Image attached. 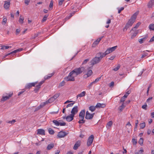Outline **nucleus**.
Here are the masks:
<instances>
[{
    "label": "nucleus",
    "mask_w": 154,
    "mask_h": 154,
    "mask_svg": "<svg viewBox=\"0 0 154 154\" xmlns=\"http://www.w3.org/2000/svg\"><path fill=\"white\" fill-rule=\"evenodd\" d=\"M30 0H25L24 3L27 5H28L30 2Z\"/></svg>",
    "instance_id": "62"
},
{
    "label": "nucleus",
    "mask_w": 154,
    "mask_h": 154,
    "mask_svg": "<svg viewBox=\"0 0 154 154\" xmlns=\"http://www.w3.org/2000/svg\"><path fill=\"white\" fill-rule=\"evenodd\" d=\"M37 83V82H34L29 83L26 85L25 87V88L26 89H30L31 87L32 86H35V85Z\"/></svg>",
    "instance_id": "8"
},
{
    "label": "nucleus",
    "mask_w": 154,
    "mask_h": 154,
    "mask_svg": "<svg viewBox=\"0 0 154 154\" xmlns=\"http://www.w3.org/2000/svg\"><path fill=\"white\" fill-rule=\"evenodd\" d=\"M94 139V137L93 135H91L88 138L87 142V145L89 146L92 143Z\"/></svg>",
    "instance_id": "3"
},
{
    "label": "nucleus",
    "mask_w": 154,
    "mask_h": 154,
    "mask_svg": "<svg viewBox=\"0 0 154 154\" xmlns=\"http://www.w3.org/2000/svg\"><path fill=\"white\" fill-rule=\"evenodd\" d=\"M85 109L82 110L80 112L79 116V119H84V118L85 115Z\"/></svg>",
    "instance_id": "11"
},
{
    "label": "nucleus",
    "mask_w": 154,
    "mask_h": 154,
    "mask_svg": "<svg viewBox=\"0 0 154 154\" xmlns=\"http://www.w3.org/2000/svg\"><path fill=\"white\" fill-rule=\"evenodd\" d=\"M138 120H137L136 121V122H135V127H134V129H136L137 128V125H138Z\"/></svg>",
    "instance_id": "59"
},
{
    "label": "nucleus",
    "mask_w": 154,
    "mask_h": 154,
    "mask_svg": "<svg viewBox=\"0 0 154 154\" xmlns=\"http://www.w3.org/2000/svg\"><path fill=\"white\" fill-rule=\"evenodd\" d=\"M86 92L85 91H83L81 93L78 94L76 96V98L77 99L79 97H84L85 95Z\"/></svg>",
    "instance_id": "19"
},
{
    "label": "nucleus",
    "mask_w": 154,
    "mask_h": 154,
    "mask_svg": "<svg viewBox=\"0 0 154 154\" xmlns=\"http://www.w3.org/2000/svg\"><path fill=\"white\" fill-rule=\"evenodd\" d=\"M37 134L41 135H45V130L42 129H38Z\"/></svg>",
    "instance_id": "13"
},
{
    "label": "nucleus",
    "mask_w": 154,
    "mask_h": 154,
    "mask_svg": "<svg viewBox=\"0 0 154 154\" xmlns=\"http://www.w3.org/2000/svg\"><path fill=\"white\" fill-rule=\"evenodd\" d=\"M138 11H137L133 15L131 16V19L134 20L135 21V19L137 17L138 14Z\"/></svg>",
    "instance_id": "20"
},
{
    "label": "nucleus",
    "mask_w": 154,
    "mask_h": 154,
    "mask_svg": "<svg viewBox=\"0 0 154 154\" xmlns=\"http://www.w3.org/2000/svg\"><path fill=\"white\" fill-rule=\"evenodd\" d=\"M54 74V73L53 72L51 74H50L48 75H46L44 77L45 80L48 79H50Z\"/></svg>",
    "instance_id": "21"
},
{
    "label": "nucleus",
    "mask_w": 154,
    "mask_h": 154,
    "mask_svg": "<svg viewBox=\"0 0 154 154\" xmlns=\"http://www.w3.org/2000/svg\"><path fill=\"white\" fill-rule=\"evenodd\" d=\"M81 145V141H78L75 144L73 149L74 150H76L78 147L80 146Z\"/></svg>",
    "instance_id": "10"
},
{
    "label": "nucleus",
    "mask_w": 154,
    "mask_h": 154,
    "mask_svg": "<svg viewBox=\"0 0 154 154\" xmlns=\"http://www.w3.org/2000/svg\"><path fill=\"white\" fill-rule=\"evenodd\" d=\"M100 61L98 58L95 57L91 60V65L93 66L94 65L99 63Z\"/></svg>",
    "instance_id": "2"
},
{
    "label": "nucleus",
    "mask_w": 154,
    "mask_h": 154,
    "mask_svg": "<svg viewBox=\"0 0 154 154\" xmlns=\"http://www.w3.org/2000/svg\"><path fill=\"white\" fill-rule=\"evenodd\" d=\"M48 15H45L42 20V22H45L47 20V18L48 17Z\"/></svg>",
    "instance_id": "47"
},
{
    "label": "nucleus",
    "mask_w": 154,
    "mask_h": 154,
    "mask_svg": "<svg viewBox=\"0 0 154 154\" xmlns=\"http://www.w3.org/2000/svg\"><path fill=\"white\" fill-rule=\"evenodd\" d=\"M154 5V0H151L149 1L147 4L148 8H150L152 7V6Z\"/></svg>",
    "instance_id": "18"
},
{
    "label": "nucleus",
    "mask_w": 154,
    "mask_h": 154,
    "mask_svg": "<svg viewBox=\"0 0 154 154\" xmlns=\"http://www.w3.org/2000/svg\"><path fill=\"white\" fill-rule=\"evenodd\" d=\"M130 27L129 26H127V25L126 24L125 26V27L123 29V30L124 31H125L127 30L128 28H129Z\"/></svg>",
    "instance_id": "54"
},
{
    "label": "nucleus",
    "mask_w": 154,
    "mask_h": 154,
    "mask_svg": "<svg viewBox=\"0 0 154 154\" xmlns=\"http://www.w3.org/2000/svg\"><path fill=\"white\" fill-rule=\"evenodd\" d=\"M125 107V106L124 105V103H122V105L119 107V111L120 112H121L122 111L123 109H124Z\"/></svg>",
    "instance_id": "30"
},
{
    "label": "nucleus",
    "mask_w": 154,
    "mask_h": 154,
    "mask_svg": "<svg viewBox=\"0 0 154 154\" xmlns=\"http://www.w3.org/2000/svg\"><path fill=\"white\" fill-rule=\"evenodd\" d=\"M96 108V107L94 106H91L89 108V109L92 112L94 111Z\"/></svg>",
    "instance_id": "29"
},
{
    "label": "nucleus",
    "mask_w": 154,
    "mask_h": 154,
    "mask_svg": "<svg viewBox=\"0 0 154 154\" xmlns=\"http://www.w3.org/2000/svg\"><path fill=\"white\" fill-rule=\"evenodd\" d=\"M147 107V105L146 104L145 105H143L142 106V108L145 110L146 109V107Z\"/></svg>",
    "instance_id": "63"
},
{
    "label": "nucleus",
    "mask_w": 154,
    "mask_h": 154,
    "mask_svg": "<svg viewBox=\"0 0 154 154\" xmlns=\"http://www.w3.org/2000/svg\"><path fill=\"white\" fill-rule=\"evenodd\" d=\"M80 120L79 121L78 123L79 124H84L85 122V120H84V119H79Z\"/></svg>",
    "instance_id": "44"
},
{
    "label": "nucleus",
    "mask_w": 154,
    "mask_h": 154,
    "mask_svg": "<svg viewBox=\"0 0 154 154\" xmlns=\"http://www.w3.org/2000/svg\"><path fill=\"white\" fill-rule=\"evenodd\" d=\"M24 20V18L23 17H22V16H20V17L19 22L20 23L22 24L23 23Z\"/></svg>",
    "instance_id": "33"
},
{
    "label": "nucleus",
    "mask_w": 154,
    "mask_h": 154,
    "mask_svg": "<svg viewBox=\"0 0 154 154\" xmlns=\"http://www.w3.org/2000/svg\"><path fill=\"white\" fill-rule=\"evenodd\" d=\"M126 127H127V128L128 129L130 128L131 127V125L130 124L129 122H128V123L126 125Z\"/></svg>",
    "instance_id": "56"
},
{
    "label": "nucleus",
    "mask_w": 154,
    "mask_h": 154,
    "mask_svg": "<svg viewBox=\"0 0 154 154\" xmlns=\"http://www.w3.org/2000/svg\"><path fill=\"white\" fill-rule=\"evenodd\" d=\"M54 146V143H51L48 144L47 148V149L48 150L51 149Z\"/></svg>",
    "instance_id": "25"
},
{
    "label": "nucleus",
    "mask_w": 154,
    "mask_h": 154,
    "mask_svg": "<svg viewBox=\"0 0 154 154\" xmlns=\"http://www.w3.org/2000/svg\"><path fill=\"white\" fill-rule=\"evenodd\" d=\"M85 68L81 67L74 69L69 73L68 76L64 78V80L67 81H74L75 77L80 74L84 71Z\"/></svg>",
    "instance_id": "1"
},
{
    "label": "nucleus",
    "mask_w": 154,
    "mask_h": 154,
    "mask_svg": "<svg viewBox=\"0 0 154 154\" xmlns=\"http://www.w3.org/2000/svg\"><path fill=\"white\" fill-rule=\"evenodd\" d=\"M135 21L132 20V19H130L128 22L126 23L127 26H131L134 23Z\"/></svg>",
    "instance_id": "22"
},
{
    "label": "nucleus",
    "mask_w": 154,
    "mask_h": 154,
    "mask_svg": "<svg viewBox=\"0 0 154 154\" xmlns=\"http://www.w3.org/2000/svg\"><path fill=\"white\" fill-rule=\"evenodd\" d=\"M111 52L109 48L105 52L103 53L104 55L105 56L106 55Z\"/></svg>",
    "instance_id": "34"
},
{
    "label": "nucleus",
    "mask_w": 154,
    "mask_h": 154,
    "mask_svg": "<svg viewBox=\"0 0 154 154\" xmlns=\"http://www.w3.org/2000/svg\"><path fill=\"white\" fill-rule=\"evenodd\" d=\"M137 32L135 30L134 32L132 34L131 36V38L132 39L133 38L137 35Z\"/></svg>",
    "instance_id": "36"
},
{
    "label": "nucleus",
    "mask_w": 154,
    "mask_h": 154,
    "mask_svg": "<svg viewBox=\"0 0 154 154\" xmlns=\"http://www.w3.org/2000/svg\"><path fill=\"white\" fill-rule=\"evenodd\" d=\"M65 82L64 81H63L60 82L59 85V87L65 85Z\"/></svg>",
    "instance_id": "48"
},
{
    "label": "nucleus",
    "mask_w": 154,
    "mask_h": 154,
    "mask_svg": "<svg viewBox=\"0 0 154 154\" xmlns=\"http://www.w3.org/2000/svg\"><path fill=\"white\" fill-rule=\"evenodd\" d=\"M45 80H43L41 81L39 83L38 85H37L36 86V87L37 88H38L40 89L41 88V85L45 82Z\"/></svg>",
    "instance_id": "28"
},
{
    "label": "nucleus",
    "mask_w": 154,
    "mask_h": 154,
    "mask_svg": "<svg viewBox=\"0 0 154 154\" xmlns=\"http://www.w3.org/2000/svg\"><path fill=\"white\" fill-rule=\"evenodd\" d=\"M149 28L150 30H154V24H151L149 26Z\"/></svg>",
    "instance_id": "35"
},
{
    "label": "nucleus",
    "mask_w": 154,
    "mask_h": 154,
    "mask_svg": "<svg viewBox=\"0 0 154 154\" xmlns=\"http://www.w3.org/2000/svg\"><path fill=\"white\" fill-rule=\"evenodd\" d=\"M7 19L6 18H4L2 22V24L3 25H5L7 23Z\"/></svg>",
    "instance_id": "37"
},
{
    "label": "nucleus",
    "mask_w": 154,
    "mask_h": 154,
    "mask_svg": "<svg viewBox=\"0 0 154 154\" xmlns=\"http://www.w3.org/2000/svg\"><path fill=\"white\" fill-rule=\"evenodd\" d=\"M145 51H144L145 52ZM147 53L144 52V53L142 54L141 58H143L147 55Z\"/></svg>",
    "instance_id": "57"
},
{
    "label": "nucleus",
    "mask_w": 154,
    "mask_h": 154,
    "mask_svg": "<svg viewBox=\"0 0 154 154\" xmlns=\"http://www.w3.org/2000/svg\"><path fill=\"white\" fill-rule=\"evenodd\" d=\"M55 99L54 98V97H52L51 98H50L48 100V103H51L53 102Z\"/></svg>",
    "instance_id": "41"
},
{
    "label": "nucleus",
    "mask_w": 154,
    "mask_h": 154,
    "mask_svg": "<svg viewBox=\"0 0 154 154\" xmlns=\"http://www.w3.org/2000/svg\"><path fill=\"white\" fill-rule=\"evenodd\" d=\"M61 121H62V120L59 121L60 124H59V125H60L61 126H65L66 125V123L64 122H63V123H62L61 122Z\"/></svg>",
    "instance_id": "51"
},
{
    "label": "nucleus",
    "mask_w": 154,
    "mask_h": 154,
    "mask_svg": "<svg viewBox=\"0 0 154 154\" xmlns=\"http://www.w3.org/2000/svg\"><path fill=\"white\" fill-rule=\"evenodd\" d=\"M16 122V120L14 119H13L12 121H8V123L14 124Z\"/></svg>",
    "instance_id": "61"
},
{
    "label": "nucleus",
    "mask_w": 154,
    "mask_h": 154,
    "mask_svg": "<svg viewBox=\"0 0 154 154\" xmlns=\"http://www.w3.org/2000/svg\"><path fill=\"white\" fill-rule=\"evenodd\" d=\"M53 6V1L51 0V1L50 4L49 5V10H51L52 9Z\"/></svg>",
    "instance_id": "31"
},
{
    "label": "nucleus",
    "mask_w": 154,
    "mask_h": 154,
    "mask_svg": "<svg viewBox=\"0 0 154 154\" xmlns=\"http://www.w3.org/2000/svg\"><path fill=\"white\" fill-rule=\"evenodd\" d=\"M112 125V121H110L107 123L106 127L107 129H109Z\"/></svg>",
    "instance_id": "26"
},
{
    "label": "nucleus",
    "mask_w": 154,
    "mask_h": 154,
    "mask_svg": "<svg viewBox=\"0 0 154 154\" xmlns=\"http://www.w3.org/2000/svg\"><path fill=\"white\" fill-rule=\"evenodd\" d=\"M95 57L101 61L102 58L105 56L103 52H100L97 53Z\"/></svg>",
    "instance_id": "4"
},
{
    "label": "nucleus",
    "mask_w": 154,
    "mask_h": 154,
    "mask_svg": "<svg viewBox=\"0 0 154 154\" xmlns=\"http://www.w3.org/2000/svg\"><path fill=\"white\" fill-rule=\"evenodd\" d=\"M53 122L57 126H59V124H60L59 122L57 120H54L53 121Z\"/></svg>",
    "instance_id": "42"
},
{
    "label": "nucleus",
    "mask_w": 154,
    "mask_h": 154,
    "mask_svg": "<svg viewBox=\"0 0 154 154\" xmlns=\"http://www.w3.org/2000/svg\"><path fill=\"white\" fill-rule=\"evenodd\" d=\"M99 42L100 41H99L97 39L93 42L92 45V47H95L97 44H98Z\"/></svg>",
    "instance_id": "27"
},
{
    "label": "nucleus",
    "mask_w": 154,
    "mask_h": 154,
    "mask_svg": "<svg viewBox=\"0 0 154 154\" xmlns=\"http://www.w3.org/2000/svg\"><path fill=\"white\" fill-rule=\"evenodd\" d=\"M64 1V0H59V5H62L63 2Z\"/></svg>",
    "instance_id": "60"
},
{
    "label": "nucleus",
    "mask_w": 154,
    "mask_h": 154,
    "mask_svg": "<svg viewBox=\"0 0 154 154\" xmlns=\"http://www.w3.org/2000/svg\"><path fill=\"white\" fill-rule=\"evenodd\" d=\"M94 113L92 114H90L89 113L88 111H87L86 113V115L85 118L87 119H92L93 117Z\"/></svg>",
    "instance_id": "5"
},
{
    "label": "nucleus",
    "mask_w": 154,
    "mask_h": 154,
    "mask_svg": "<svg viewBox=\"0 0 154 154\" xmlns=\"http://www.w3.org/2000/svg\"><path fill=\"white\" fill-rule=\"evenodd\" d=\"M92 74V71L91 70H89L88 71L87 73L84 75V76L85 78H86L88 77L91 76Z\"/></svg>",
    "instance_id": "15"
},
{
    "label": "nucleus",
    "mask_w": 154,
    "mask_h": 154,
    "mask_svg": "<svg viewBox=\"0 0 154 154\" xmlns=\"http://www.w3.org/2000/svg\"><path fill=\"white\" fill-rule=\"evenodd\" d=\"M74 103H75V102H74L73 103H70L68 104L66 106V108H68V107H69L72 106H73V104H74Z\"/></svg>",
    "instance_id": "58"
},
{
    "label": "nucleus",
    "mask_w": 154,
    "mask_h": 154,
    "mask_svg": "<svg viewBox=\"0 0 154 154\" xmlns=\"http://www.w3.org/2000/svg\"><path fill=\"white\" fill-rule=\"evenodd\" d=\"M6 94L7 95L2 97L1 99V102L5 101L7 100L10 97H11L12 96L13 93H10V94H9L8 96L7 95H8L7 94Z\"/></svg>",
    "instance_id": "6"
},
{
    "label": "nucleus",
    "mask_w": 154,
    "mask_h": 154,
    "mask_svg": "<svg viewBox=\"0 0 154 154\" xmlns=\"http://www.w3.org/2000/svg\"><path fill=\"white\" fill-rule=\"evenodd\" d=\"M126 98V97H125V96H124L121 98L119 103H121L122 102V103H124V102Z\"/></svg>",
    "instance_id": "38"
},
{
    "label": "nucleus",
    "mask_w": 154,
    "mask_h": 154,
    "mask_svg": "<svg viewBox=\"0 0 154 154\" xmlns=\"http://www.w3.org/2000/svg\"><path fill=\"white\" fill-rule=\"evenodd\" d=\"M120 66L119 65H118L117 66L115 67L114 69H113V70L114 71H117L120 68Z\"/></svg>",
    "instance_id": "49"
},
{
    "label": "nucleus",
    "mask_w": 154,
    "mask_h": 154,
    "mask_svg": "<svg viewBox=\"0 0 154 154\" xmlns=\"http://www.w3.org/2000/svg\"><path fill=\"white\" fill-rule=\"evenodd\" d=\"M143 138H140V140L138 141V143L141 146H142L143 145Z\"/></svg>",
    "instance_id": "40"
},
{
    "label": "nucleus",
    "mask_w": 154,
    "mask_h": 154,
    "mask_svg": "<svg viewBox=\"0 0 154 154\" xmlns=\"http://www.w3.org/2000/svg\"><path fill=\"white\" fill-rule=\"evenodd\" d=\"M74 117V116H71V114L69 116H67L66 118V119L68 122H70L73 119V118Z\"/></svg>",
    "instance_id": "17"
},
{
    "label": "nucleus",
    "mask_w": 154,
    "mask_h": 154,
    "mask_svg": "<svg viewBox=\"0 0 154 154\" xmlns=\"http://www.w3.org/2000/svg\"><path fill=\"white\" fill-rule=\"evenodd\" d=\"M11 46H2V48H1L2 50H4L5 49H7L9 48H11Z\"/></svg>",
    "instance_id": "39"
},
{
    "label": "nucleus",
    "mask_w": 154,
    "mask_h": 154,
    "mask_svg": "<svg viewBox=\"0 0 154 154\" xmlns=\"http://www.w3.org/2000/svg\"><path fill=\"white\" fill-rule=\"evenodd\" d=\"M68 133H67L65 132L60 131L58 133L57 136L58 138H62L66 136Z\"/></svg>",
    "instance_id": "9"
},
{
    "label": "nucleus",
    "mask_w": 154,
    "mask_h": 154,
    "mask_svg": "<svg viewBox=\"0 0 154 154\" xmlns=\"http://www.w3.org/2000/svg\"><path fill=\"white\" fill-rule=\"evenodd\" d=\"M145 122H143L140 124V128L141 129H143L145 127Z\"/></svg>",
    "instance_id": "43"
},
{
    "label": "nucleus",
    "mask_w": 154,
    "mask_h": 154,
    "mask_svg": "<svg viewBox=\"0 0 154 154\" xmlns=\"http://www.w3.org/2000/svg\"><path fill=\"white\" fill-rule=\"evenodd\" d=\"M106 106V105L105 104L98 103L96 106V108H103L105 107Z\"/></svg>",
    "instance_id": "14"
},
{
    "label": "nucleus",
    "mask_w": 154,
    "mask_h": 154,
    "mask_svg": "<svg viewBox=\"0 0 154 154\" xmlns=\"http://www.w3.org/2000/svg\"><path fill=\"white\" fill-rule=\"evenodd\" d=\"M60 95V94H56L53 97L55 100L57 97H58Z\"/></svg>",
    "instance_id": "52"
},
{
    "label": "nucleus",
    "mask_w": 154,
    "mask_h": 154,
    "mask_svg": "<svg viewBox=\"0 0 154 154\" xmlns=\"http://www.w3.org/2000/svg\"><path fill=\"white\" fill-rule=\"evenodd\" d=\"M140 24L141 23L140 22H139L137 23L136 25L130 31V32H131L132 31H134L136 29L138 28V27L140 25Z\"/></svg>",
    "instance_id": "24"
},
{
    "label": "nucleus",
    "mask_w": 154,
    "mask_h": 154,
    "mask_svg": "<svg viewBox=\"0 0 154 154\" xmlns=\"http://www.w3.org/2000/svg\"><path fill=\"white\" fill-rule=\"evenodd\" d=\"M132 142L133 145H135L137 143V141L134 138H133L132 139Z\"/></svg>",
    "instance_id": "50"
},
{
    "label": "nucleus",
    "mask_w": 154,
    "mask_h": 154,
    "mask_svg": "<svg viewBox=\"0 0 154 154\" xmlns=\"http://www.w3.org/2000/svg\"><path fill=\"white\" fill-rule=\"evenodd\" d=\"M117 9L118 10V13L119 14L122 11H123L124 9V8L122 7H121L120 8H118Z\"/></svg>",
    "instance_id": "55"
},
{
    "label": "nucleus",
    "mask_w": 154,
    "mask_h": 154,
    "mask_svg": "<svg viewBox=\"0 0 154 154\" xmlns=\"http://www.w3.org/2000/svg\"><path fill=\"white\" fill-rule=\"evenodd\" d=\"M22 48H19V49L15 50L14 51L11 52L10 53L8 54L7 55H6V56H7L8 55H10L11 54H12L14 53H16L17 52L21 51H22Z\"/></svg>",
    "instance_id": "23"
},
{
    "label": "nucleus",
    "mask_w": 154,
    "mask_h": 154,
    "mask_svg": "<svg viewBox=\"0 0 154 154\" xmlns=\"http://www.w3.org/2000/svg\"><path fill=\"white\" fill-rule=\"evenodd\" d=\"M10 2L5 1L4 5V8L5 9H8L10 7Z\"/></svg>",
    "instance_id": "16"
},
{
    "label": "nucleus",
    "mask_w": 154,
    "mask_h": 154,
    "mask_svg": "<svg viewBox=\"0 0 154 154\" xmlns=\"http://www.w3.org/2000/svg\"><path fill=\"white\" fill-rule=\"evenodd\" d=\"M131 91L130 90L128 91H127L126 93L125 94L124 96H125V97H127V96L128 95L131 93Z\"/></svg>",
    "instance_id": "53"
},
{
    "label": "nucleus",
    "mask_w": 154,
    "mask_h": 154,
    "mask_svg": "<svg viewBox=\"0 0 154 154\" xmlns=\"http://www.w3.org/2000/svg\"><path fill=\"white\" fill-rule=\"evenodd\" d=\"M78 111V107L77 106H75L73 108L71 111V116H74L76 114Z\"/></svg>",
    "instance_id": "7"
},
{
    "label": "nucleus",
    "mask_w": 154,
    "mask_h": 154,
    "mask_svg": "<svg viewBox=\"0 0 154 154\" xmlns=\"http://www.w3.org/2000/svg\"><path fill=\"white\" fill-rule=\"evenodd\" d=\"M144 152V150L142 148H140V149L137 152L135 153V154H143Z\"/></svg>",
    "instance_id": "32"
},
{
    "label": "nucleus",
    "mask_w": 154,
    "mask_h": 154,
    "mask_svg": "<svg viewBox=\"0 0 154 154\" xmlns=\"http://www.w3.org/2000/svg\"><path fill=\"white\" fill-rule=\"evenodd\" d=\"M48 130L49 133L51 134H53L54 133V131L51 128H49Z\"/></svg>",
    "instance_id": "46"
},
{
    "label": "nucleus",
    "mask_w": 154,
    "mask_h": 154,
    "mask_svg": "<svg viewBox=\"0 0 154 154\" xmlns=\"http://www.w3.org/2000/svg\"><path fill=\"white\" fill-rule=\"evenodd\" d=\"M148 38V35H145L142 38L139 39L138 41L140 44H142L145 41V40Z\"/></svg>",
    "instance_id": "12"
},
{
    "label": "nucleus",
    "mask_w": 154,
    "mask_h": 154,
    "mask_svg": "<svg viewBox=\"0 0 154 154\" xmlns=\"http://www.w3.org/2000/svg\"><path fill=\"white\" fill-rule=\"evenodd\" d=\"M117 46H116L111 48H109V49L110 50L111 52H112L114 51L117 48Z\"/></svg>",
    "instance_id": "45"
},
{
    "label": "nucleus",
    "mask_w": 154,
    "mask_h": 154,
    "mask_svg": "<svg viewBox=\"0 0 154 154\" xmlns=\"http://www.w3.org/2000/svg\"><path fill=\"white\" fill-rule=\"evenodd\" d=\"M89 60V59H88L85 60L83 63V64H86Z\"/></svg>",
    "instance_id": "64"
}]
</instances>
